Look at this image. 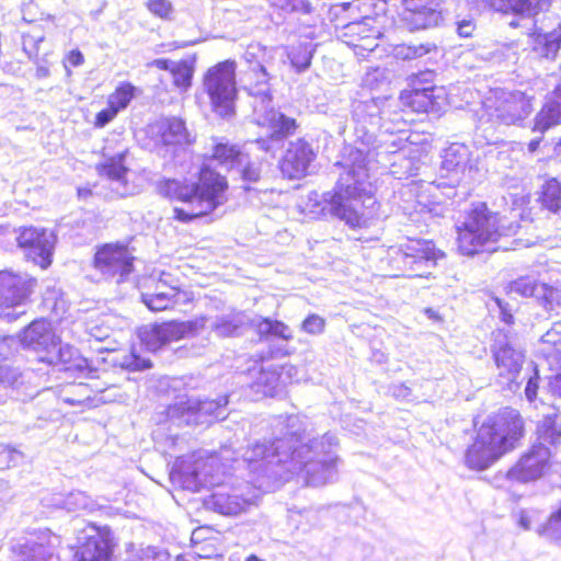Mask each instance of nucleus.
<instances>
[{"instance_id": "1", "label": "nucleus", "mask_w": 561, "mask_h": 561, "mask_svg": "<svg viewBox=\"0 0 561 561\" xmlns=\"http://www.w3.org/2000/svg\"><path fill=\"white\" fill-rule=\"evenodd\" d=\"M229 190L227 175L206 163L197 169L194 179L163 176L156 183V192L161 198L186 206L173 208L172 218L182 224L210 216L228 202Z\"/></svg>"}, {"instance_id": "2", "label": "nucleus", "mask_w": 561, "mask_h": 561, "mask_svg": "<svg viewBox=\"0 0 561 561\" xmlns=\"http://www.w3.org/2000/svg\"><path fill=\"white\" fill-rule=\"evenodd\" d=\"M526 422L520 412L503 407L481 422H474V436L465 453L469 469L482 471L523 445Z\"/></svg>"}, {"instance_id": "3", "label": "nucleus", "mask_w": 561, "mask_h": 561, "mask_svg": "<svg viewBox=\"0 0 561 561\" xmlns=\"http://www.w3.org/2000/svg\"><path fill=\"white\" fill-rule=\"evenodd\" d=\"M455 232L457 252L468 257L495 251L507 234L501 214L486 202L471 203L462 221L455 226Z\"/></svg>"}, {"instance_id": "4", "label": "nucleus", "mask_w": 561, "mask_h": 561, "mask_svg": "<svg viewBox=\"0 0 561 561\" xmlns=\"http://www.w3.org/2000/svg\"><path fill=\"white\" fill-rule=\"evenodd\" d=\"M329 213L351 228L366 224V209L378 206L374 192L359 180L344 183L339 180L325 198Z\"/></svg>"}, {"instance_id": "5", "label": "nucleus", "mask_w": 561, "mask_h": 561, "mask_svg": "<svg viewBox=\"0 0 561 561\" xmlns=\"http://www.w3.org/2000/svg\"><path fill=\"white\" fill-rule=\"evenodd\" d=\"M202 88L217 117L224 121L234 117L239 94L236 60L225 59L208 67L202 77Z\"/></svg>"}, {"instance_id": "6", "label": "nucleus", "mask_w": 561, "mask_h": 561, "mask_svg": "<svg viewBox=\"0 0 561 561\" xmlns=\"http://www.w3.org/2000/svg\"><path fill=\"white\" fill-rule=\"evenodd\" d=\"M445 257L443 250L430 239L408 238L389 253L387 265L390 276L394 278H428L431 273L421 272L424 266H436Z\"/></svg>"}, {"instance_id": "7", "label": "nucleus", "mask_w": 561, "mask_h": 561, "mask_svg": "<svg viewBox=\"0 0 561 561\" xmlns=\"http://www.w3.org/2000/svg\"><path fill=\"white\" fill-rule=\"evenodd\" d=\"M402 111L416 115L438 114L445 104L446 92L437 83L433 70H423L408 78L407 87L399 93Z\"/></svg>"}, {"instance_id": "8", "label": "nucleus", "mask_w": 561, "mask_h": 561, "mask_svg": "<svg viewBox=\"0 0 561 561\" xmlns=\"http://www.w3.org/2000/svg\"><path fill=\"white\" fill-rule=\"evenodd\" d=\"M135 261L128 242L110 241L95 247L91 264L105 280L122 284L134 272Z\"/></svg>"}, {"instance_id": "9", "label": "nucleus", "mask_w": 561, "mask_h": 561, "mask_svg": "<svg viewBox=\"0 0 561 561\" xmlns=\"http://www.w3.org/2000/svg\"><path fill=\"white\" fill-rule=\"evenodd\" d=\"M117 539L107 525L88 523L71 547V561H114Z\"/></svg>"}, {"instance_id": "10", "label": "nucleus", "mask_w": 561, "mask_h": 561, "mask_svg": "<svg viewBox=\"0 0 561 561\" xmlns=\"http://www.w3.org/2000/svg\"><path fill=\"white\" fill-rule=\"evenodd\" d=\"M37 279L10 270H0V318L12 322L25 312L15 310L32 301Z\"/></svg>"}, {"instance_id": "11", "label": "nucleus", "mask_w": 561, "mask_h": 561, "mask_svg": "<svg viewBox=\"0 0 561 561\" xmlns=\"http://www.w3.org/2000/svg\"><path fill=\"white\" fill-rule=\"evenodd\" d=\"M15 242L25 260L41 270L53 264L56 236L51 230L33 225L21 226L15 230Z\"/></svg>"}, {"instance_id": "12", "label": "nucleus", "mask_w": 561, "mask_h": 561, "mask_svg": "<svg viewBox=\"0 0 561 561\" xmlns=\"http://www.w3.org/2000/svg\"><path fill=\"white\" fill-rule=\"evenodd\" d=\"M205 323L206 317L203 316L186 321H162L144 330L140 339L148 351L158 352L170 343L197 334Z\"/></svg>"}, {"instance_id": "13", "label": "nucleus", "mask_w": 561, "mask_h": 561, "mask_svg": "<svg viewBox=\"0 0 561 561\" xmlns=\"http://www.w3.org/2000/svg\"><path fill=\"white\" fill-rule=\"evenodd\" d=\"M170 275L162 273L159 277H149L140 285V300L153 312L168 311L180 301H190L188 296L179 285L172 284Z\"/></svg>"}, {"instance_id": "14", "label": "nucleus", "mask_w": 561, "mask_h": 561, "mask_svg": "<svg viewBox=\"0 0 561 561\" xmlns=\"http://www.w3.org/2000/svg\"><path fill=\"white\" fill-rule=\"evenodd\" d=\"M398 19L410 32L434 28L443 22L442 0H401Z\"/></svg>"}, {"instance_id": "15", "label": "nucleus", "mask_w": 561, "mask_h": 561, "mask_svg": "<svg viewBox=\"0 0 561 561\" xmlns=\"http://www.w3.org/2000/svg\"><path fill=\"white\" fill-rule=\"evenodd\" d=\"M341 38L358 59H365L379 46L382 36L378 21L375 18L366 16L360 21L348 22L342 25Z\"/></svg>"}, {"instance_id": "16", "label": "nucleus", "mask_w": 561, "mask_h": 561, "mask_svg": "<svg viewBox=\"0 0 561 561\" xmlns=\"http://www.w3.org/2000/svg\"><path fill=\"white\" fill-rule=\"evenodd\" d=\"M147 134L153 148L158 151H175L178 148L190 146L193 142L184 119L175 116L151 123Z\"/></svg>"}, {"instance_id": "17", "label": "nucleus", "mask_w": 561, "mask_h": 561, "mask_svg": "<svg viewBox=\"0 0 561 561\" xmlns=\"http://www.w3.org/2000/svg\"><path fill=\"white\" fill-rule=\"evenodd\" d=\"M550 451L542 445H535L524 453L507 470V478L515 482H529L541 478L549 467Z\"/></svg>"}, {"instance_id": "18", "label": "nucleus", "mask_w": 561, "mask_h": 561, "mask_svg": "<svg viewBox=\"0 0 561 561\" xmlns=\"http://www.w3.org/2000/svg\"><path fill=\"white\" fill-rule=\"evenodd\" d=\"M21 344L31 348L39 357L49 356L51 351L60 344L51 322L46 318H37L22 329L19 334Z\"/></svg>"}, {"instance_id": "19", "label": "nucleus", "mask_w": 561, "mask_h": 561, "mask_svg": "<svg viewBox=\"0 0 561 561\" xmlns=\"http://www.w3.org/2000/svg\"><path fill=\"white\" fill-rule=\"evenodd\" d=\"M314 158L311 145L305 138H297L288 144L278 167L286 179L299 180L307 174Z\"/></svg>"}, {"instance_id": "20", "label": "nucleus", "mask_w": 561, "mask_h": 561, "mask_svg": "<svg viewBox=\"0 0 561 561\" xmlns=\"http://www.w3.org/2000/svg\"><path fill=\"white\" fill-rule=\"evenodd\" d=\"M491 353L499 378L508 383L514 382L523 368V352L516 350L508 341H495L491 346Z\"/></svg>"}, {"instance_id": "21", "label": "nucleus", "mask_w": 561, "mask_h": 561, "mask_svg": "<svg viewBox=\"0 0 561 561\" xmlns=\"http://www.w3.org/2000/svg\"><path fill=\"white\" fill-rule=\"evenodd\" d=\"M39 362L49 366H56L60 370L85 377H91L94 371L90 360L83 357L75 346L69 344H59L55 351H51L49 356L39 357Z\"/></svg>"}, {"instance_id": "22", "label": "nucleus", "mask_w": 561, "mask_h": 561, "mask_svg": "<svg viewBox=\"0 0 561 561\" xmlns=\"http://www.w3.org/2000/svg\"><path fill=\"white\" fill-rule=\"evenodd\" d=\"M259 127L267 130V140L282 142L298 131L300 124L295 117L274 107L265 110L257 118Z\"/></svg>"}, {"instance_id": "23", "label": "nucleus", "mask_w": 561, "mask_h": 561, "mask_svg": "<svg viewBox=\"0 0 561 561\" xmlns=\"http://www.w3.org/2000/svg\"><path fill=\"white\" fill-rule=\"evenodd\" d=\"M204 462L194 456L179 457L171 470L170 478L174 484L184 490L198 491L202 486L201 472Z\"/></svg>"}, {"instance_id": "24", "label": "nucleus", "mask_w": 561, "mask_h": 561, "mask_svg": "<svg viewBox=\"0 0 561 561\" xmlns=\"http://www.w3.org/2000/svg\"><path fill=\"white\" fill-rule=\"evenodd\" d=\"M531 112V98L524 92H513L497 105L496 117L501 123L513 125L527 118Z\"/></svg>"}, {"instance_id": "25", "label": "nucleus", "mask_w": 561, "mask_h": 561, "mask_svg": "<svg viewBox=\"0 0 561 561\" xmlns=\"http://www.w3.org/2000/svg\"><path fill=\"white\" fill-rule=\"evenodd\" d=\"M561 124V81L554 87L547 101L536 114L531 130L545 134Z\"/></svg>"}, {"instance_id": "26", "label": "nucleus", "mask_w": 561, "mask_h": 561, "mask_svg": "<svg viewBox=\"0 0 561 561\" xmlns=\"http://www.w3.org/2000/svg\"><path fill=\"white\" fill-rule=\"evenodd\" d=\"M106 147L102 149V156L105 158L102 162L95 165V170L101 178H105L111 181H116L122 185L128 184L127 175L129 168L126 165V157L128 150H122L113 156H106Z\"/></svg>"}, {"instance_id": "27", "label": "nucleus", "mask_w": 561, "mask_h": 561, "mask_svg": "<svg viewBox=\"0 0 561 561\" xmlns=\"http://www.w3.org/2000/svg\"><path fill=\"white\" fill-rule=\"evenodd\" d=\"M247 157L239 145L222 138L214 139L210 158L227 170L241 167Z\"/></svg>"}, {"instance_id": "28", "label": "nucleus", "mask_w": 561, "mask_h": 561, "mask_svg": "<svg viewBox=\"0 0 561 561\" xmlns=\"http://www.w3.org/2000/svg\"><path fill=\"white\" fill-rule=\"evenodd\" d=\"M203 505L222 515H238L243 511V501L227 490L211 492L203 500Z\"/></svg>"}, {"instance_id": "29", "label": "nucleus", "mask_w": 561, "mask_h": 561, "mask_svg": "<svg viewBox=\"0 0 561 561\" xmlns=\"http://www.w3.org/2000/svg\"><path fill=\"white\" fill-rule=\"evenodd\" d=\"M534 50L547 59L556 58L561 47V23L547 33L533 32Z\"/></svg>"}, {"instance_id": "30", "label": "nucleus", "mask_w": 561, "mask_h": 561, "mask_svg": "<svg viewBox=\"0 0 561 561\" xmlns=\"http://www.w3.org/2000/svg\"><path fill=\"white\" fill-rule=\"evenodd\" d=\"M254 331L260 341H268L270 337H276L277 340L288 342L294 337L293 331L285 322L267 317L260 318L254 323Z\"/></svg>"}, {"instance_id": "31", "label": "nucleus", "mask_w": 561, "mask_h": 561, "mask_svg": "<svg viewBox=\"0 0 561 561\" xmlns=\"http://www.w3.org/2000/svg\"><path fill=\"white\" fill-rule=\"evenodd\" d=\"M243 88L252 96H265L270 92V76L263 66L249 67L243 77Z\"/></svg>"}, {"instance_id": "32", "label": "nucleus", "mask_w": 561, "mask_h": 561, "mask_svg": "<svg viewBox=\"0 0 561 561\" xmlns=\"http://www.w3.org/2000/svg\"><path fill=\"white\" fill-rule=\"evenodd\" d=\"M283 368L284 366H277L266 370L262 369L259 377L252 382L255 392L266 398L275 397L280 388V369Z\"/></svg>"}, {"instance_id": "33", "label": "nucleus", "mask_w": 561, "mask_h": 561, "mask_svg": "<svg viewBox=\"0 0 561 561\" xmlns=\"http://www.w3.org/2000/svg\"><path fill=\"white\" fill-rule=\"evenodd\" d=\"M195 73V64L193 59H181L172 64L170 75L173 87L180 92H187L192 87Z\"/></svg>"}, {"instance_id": "34", "label": "nucleus", "mask_w": 561, "mask_h": 561, "mask_svg": "<svg viewBox=\"0 0 561 561\" xmlns=\"http://www.w3.org/2000/svg\"><path fill=\"white\" fill-rule=\"evenodd\" d=\"M540 206L551 213L561 210V181L550 178L541 185L538 196Z\"/></svg>"}, {"instance_id": "35", "label": "nucleus", "mask_w": 561, "mask_h": 561, "mask_svg": "<svg viewBox=\"0 0 561 561\" xmlns=\"http://www.w3.org/2000/svg\"><path fill=\"white\" fill-rule=\"evenodd\" d=\"M537 433L540 439L557 446L561 443V414L559 411L542 416Z\"/></svg>"}, {"instance_id": "36", "label": "nucleus", "mask_w": 561, "mask_h": 561, "mask_svg": "<svg viewBox=\"0 0 561 561\" xmlns=\"http://www.w3.org/2000/svg\"><path fill=\"white\" fill-rule=\"evenodd\" d=\"M137 95V88L129 81L119 82L107 95L106 103L117 113L126 110Z\"/></svg>"}, {"instance_id": "37", "label": "nucleus", "mask_w": 561, "mask_h": 561, "mask_svg": "<svg viewBox=\"0 0 561 561\" xmlns=\"http://www.w3.org/2000/svg\"><path fill=\"white\" fill-rule=\"evenodd\" d=\"M436 49L434 44H400L396 47V56L402 60H413L421 58Z\"/></svg>"}, {"instance_id": "38", "label": "nucleus", "mask_w": 561, "mask_h": 561, "mask_svg": "<svg viewBox=\"0 0 561 561\" xmlns=\"http://www.w3.org/2000/svg\"><path fill=\"white\" fill-rule=\"evenodd\" d=\"M287 56L291 66L301 71L308 68L311 64L312 53L306 44L293 45L288 48Z\"/></svg>"}, {"instance_id": "39", "label": "nucleus", "mask_w": 561, "mask_h": 561, "mask_svg": "<svg viewBox=\"0 0 561 561\" xmlns=\"http://www.w3.org/2000/svg\"><path fill=\"white\" fill-rule=\"evenodd\" d=\"M146 8L151 14L162 20H170L173 14V5L170 0H148Z\"/></svg>"}, {"instance_id": "40", "label": "nucleus", "mask_w": 561, "mask_h": 561, "mask_svg": "<svg viewBox=\"0 0 561 561\" xmlns=\"http://www.w3.org/2000/svg\"><path fill=\"white\" fill-rule=\"evenodd\" d=\"M22 456V453L15 447L9 445L0 446V470L15 467Z\"/></svg>"}, {"instance_id": "41", "label": "nucleus", "mask_w": 561, "mask_h": 561, "mask_svg": "<svg viewBox=\"0 0 561 561\" xmlns=\"http://www.w3.org/2000/svg\"><path fill=\"white\" fill-rule=\"evenodd\" d=\"M294 354V348L280 344H268L266 351L257 354L259 362H265L275 358L287 357Z\"/></svg>"}, {"instance_id": "42", "label": "nucleus", "mask_w": 561, "mask_h": 561, "mask_svg": "<svg viewBox=\"0 0 561 561\" xmlns=\"http://www.w3.org/2000/svg\"><path fill=\"white\" fill-rule=\"evenodd\" d=\"M123 366L130 371H139L150 368L152 363L150 359L141 357L134 350H131L124 357Z\"/></svg>"}, {"instance_id": "43", "label": "nucleus", "mask_w": 561, "mask_h": 561, "mask_svg": "<svg viewBox=\"0 0 561 561\" xmlns=\"http://www.w3.org/2000/svg\"><path fill=\"white\" fill-rule=\"evenodd\" d=\"M108 387L110 385L104 383L102 387L92 390L88 383H79L75 391L79 394V398L67 399V402L70 404H81L83 402L91 401L95 392H102Z\"/></svg>"}, {"instance_id": "44", "label": "nucleus", "mask_w": 561, "mask_h": 561, "mask_svg": "<svg viewBox=\"0 0 561 561\" xmlns=\"http://www.w3.org/2000/svg\"><path fill=\"white\" fill-rule=\"evenodd\" d=\"M533 9V0H505L500 12L523 14L529 13Z\"/></svg>"}, {"instance_id": "45", "label": "nucleus", "mask_w": 561, "mask_h": 561, "mask_svg": "<svg viewBox=\"0 0 561 561\" xmlns=\"http://www.w3.org/2000/svg\"><path fill=\"white\" fill-rule=\"evenodd\" d=\"M249 156L245 158L242 168L240 169V176L242 181L248 183H255L261 179V168L259 163L250 161Z\"/></svg>"}, {"instance_id": "46", "label": "nucleus", "mask_w": 561, "mask_h": 561, "mask_svg": "<svg viewBox=\"0 0 561 561\" xmlns=\"http://www.w3.org/2000/svg\"><path fill=\"white\" fill-rule=\"evenodd\" d=\"M324 328L325 320L316 313H311L308 317H306L301 323L302 331L311 335L322 333Z\"/></svg>"}, {"instance_id": "47", "label": "nucleus", "mask_w": 561, "mask_h": 561, "mask_svg": "<svg viewBox=\"0 0 561 561\" xmlns=\"http://www.w3.org/2000/svg\"><path fill=\"white\" fill-rule=\"evenodd\" d=\"M542 531L553 539L559 538L557 534L561 533V503L560 506L549 516Z\"/></svg>"}, {"instance_id": "48", "label": "nucleus", "mask_w": 561, "mask_h": 561, "mask_svg": "<svg viewBox=\"0 0 561 561\" xmlns=\"http://www.w3.org/2000/svg\"><path fill=\"white\" fill-rule=\"evenodd\" d=\"M118 113L113 107L106 104L104 108H102L95 114L93 119V126L95 128H103L108 123L114 121Z\"/></svg>"}, {"instance_id": "49", "label": "nucleus", "mask_w": 561, "mask_h": 561, "mask_svg": "<svg viewBox=\"0 0 561 561\" xmlns=\"http://www.w3.org/2000/svg\"><path fill=\"white\" fill-rule=\"evenodd\" d=\"M20 373L16 369L12 368L5 362L0 363V382L13 385L16 382L20 377Z\"/></svg>"}, {"instance_id": "50", "label": "nucleus", "mask_w": 561, "mask_h": 561, "mask_svg": "<svg viewBox=\"0 0 561 561\" xmlns=\"http://www.w3.org/2000/svg\"><path fill=\"white\" fill-rule=\"evenodd\" d=\"M539 389V378L537 375L530 377L525 387V396L528 401L533 402L536 400Z\"/></svg>"}, {"instance_id": "51", "label": "nucleus", "mask_w": 561, "mask_h": 561, "mask_svg": "<svg viewBox=\"0 0 561 561\" xmlns=\"http://www.w3.org/2000/svg\"><path fill=\"white\" fill-rule=\"evenodd\" d=\"M548 387L552 396L561 398V370L550 377Z\"/></svg>"}, {"instance_id": "52", "label": "nucleus", "mask_w": 561, "mask_h": 561, "mask_svg": "<svg viewBox=\"0 0 561 561\" xmlns=\"http://www.w3.org/2000/svg\"><path fill=\"white\" fill-rule=\"evenodd\" d=\"M66 60L70 66L78 67L83 64L84 57L79 49H72L67 54Z\"/></svg>"}, {"instance_id": "53", "label": "nucleus", "mask_w": 561, "mask_h": 561, "mask_svg": "<svg viewBox=\"0 0 561 561\" xmlns=\"http://www.w3.org/2000/svg\"><path fill=\"white\" fill-rule=\"evenodd\" d=\"M477 1L484 8L500 12L501 8L503 7V2L505 0H477Z\"/></svg>"}, {"instance_id": "54", "label": "nucleus", "mask_w": 561, "mask_h": 561, "mask_svg": "<svg viewBox=\"0 0 561 561\" xmlns=\"http://www.w3.org/2000/svg\"><path fill=\"white\" fill-rule=\"evenodd\" d=\"M172 64L173 62L167 58H159V59H154L153 61H151L150 66H153L160 70H167L170 72L172 69Z\"/></svg>"}, {"instance_id": "55", "label": "nucleus", "mask_w": 561, "mask_h": 561, "mask_svg": "<svg viewBox=\"0 0 561 561\" xmlns=\"http://www.w3.org/2000/svg\"><path fill=\"white\" fill-rule=\"evenodd\" d=\"M425 314L432 319L433 321H436V322H439L443 320V317L438 313V311L432 309V308H426L424 310Z\"/></svg>"}, {"instance_id": "56", "label": "nucleus", "mask_w": 561, "mask_h": 561, "mask_svg": "<svg viewBox=\"0 0 561 561\" xmlns=\"http://www.w3.org/2000/svg\"><path fill=\"white\" fill-rule=\"evenodd\" d=\"M43 0H30L27 3L24 4V12L31 14L34 7H38V4Z\"/></svg>"}, {"instance_id": "57", "label": "nucleus", "mask_w": 561, "mask_h": 561, "mask_svg": "<svg viewBox=\"0 0 561 561\" xmlns=\"http://www.w3.org/2000/svg\"><path fill=\"white\" fill-rule=\"evenodd\" d=\"M541 138L533 139L528 142L529 152H536L539 149Z\"/></svg>"}, {"instance_id": "58", "label": "nucleus", "mask_w": 561, "mask_h": 561, "mask_svg": "<svg viewBox=\"0 0 561 561\" xmlns=\"http://www.w3.org/2000/svg\"><path fill=\"white\" fill-rule=\"evenodd\" d=\"M502 320L507 323V324H512L514 322V317L512 313L503 310L502 311Z\"/></svg>"}, {"instance_id": "59", "label": "nucleus", "mask_w": 561, "mask_h": 561, "mask_svg": "<svg viewBox=\"0 0 561 561\" xmlns=\"http://www.w3.org/2000/svg\"><path fill=\"white\" fill-rule=\"evenodd\" d=\"M77 193L80 197H88L92 195V191L89 187H79Z\"/></svg>"}, {"instance_id": "60", "label": "nucleus", "mask_w": 561, "mask_h": 561, "mask_svg": "<svg viewBox=\"0 0 561 561\" xmlns=\"http://www.w3.org/2000/svg\"><path fill=\"white\" fill-rule=\"evenodd\" d=\"M336 10L341 9L343 11H346L351 8V3H340L334 7Z\"/></svg>"}, {"instance_id": "61", "label": "nucleus", "mask_w": 561, "mask_h": 561, "mask_svg": "<svg viewBox=\"0 0 561 561\" xmlns=\"http://www.w3.org/2000/svg\"><path fill=\"white\" fill-rule=\"evenodd\" d=\"M245 561H262L259 557H256L255 554H251L249 556Z\"/></svg>"}, {"instance_id": "62", "label": "nucleus", "mask_w": 561, "mask_h": 561, "mask_svg": "<svg viewBox=\"0 0 561 561\" xmlns=\"http://www.w3.org/2000/svg\"><path fill=\"white\" fill-rule=\"evenodd\" d=\"M44 19H45V20H53V19H54V15H51V14H46Z\"/></svg>"}, {"instance_id": "63", "label": "nucleus", "mask_w": 561, "mask_h": 561, "mask_svg": "<svg viewBox=\"0 0 561 561\" xmlns=\"http://www.w3.org/2000/svg\"><path fill=\"white\" fill-rule=\"evenodd\" d=\"M465 26V24L459 25V31L461 32V28Z\"/></svg>"}, {"instance_id": "64", "label": "nucleus", "mask_w": 561, "mask_h": 561, "mask_svg": "<svg viewBox=\"0 0 561 561\" xmlns=\"http://www.w3.org/2000/svg\"><path fill=\"white\" fill-rule=\"evenodd\" d=\"M264 140L263 139H256V142H263Z\"/></svg>"}]
</instances>
